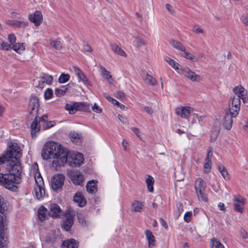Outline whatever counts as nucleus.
<instances>
[{
  "mask_svg": "<svg viewBox=\"0 0 248 248\" xmlns=\"http://www.w3.org/2000/svg\"><path fill=\"white\" fill-rule=\"evenodd\" d=\"M41 156L45 160L49 158L57 159V165L63 166L67 163L71 167H79L84 162L83 155L77 153L71 155L68 150L59 143L54 141L46 143L42 149Z\"/></svg>",
  "mask_w": 248,
  "mask_h": 248,
  "instance_id": "f257e3e1",
  "label": "nucleus"
},
{
  "mask_svg": "<svg viewBox=\"0 0 248 248\" xmlns=\"http://www.w3.org/2000/svg\"><path fill=\"white\" fill-rule=\"evenodd\" d=\"M21 149L16 143H12L7 150L6 161L10 162L8 167L9 174H13L21 180L22 166L19 158L21 156Z\"/></svg>",
  "mask_w": 248,
  "mask_h": 248,
  "instance_id": "f03ea898",
  "label": "nucleus"
},
{
  "mask_svg": "<svg viewBox=\"0 0 248 248\" xmlns=\"http://www.w3.org/2000/svg\"><path fill=\"white\" fill-rule=\"evenodd\" d=\"M20 182L21 180L15 177L13 174L0 172V185L12 191H17L18 187L17 185Z\"/></svg>",
  "mask_w": 248,
  "mask_h": 248,
  "instance_id": "7ed1b4c3",
  "label": "nucleus"
},
{
  "mask_svg": "<svg viewBox=\"0 0 248 248\" xmlns=\"http://www.w3.org/2000/svg\"><path fill=\"white\" fill-rule=\"evenodd\" d=\"M194 187L198 199L204 202H207L208 198L205 193L206 183L202 178L199 177L196 180Z\"/></svg>",
  "mask_w": 248,
  "mask_h": 248,
  "instance_id": "20e7f679",
  "label": "nucleus"
},
{
  "mask_svg": "<svg viewBox=\"0 0 248 248\" xmlns=\"http://www.w3.org/2000/svg\"><path fill=\"white\" fill-rule=\"evenodd\" d=\"M65 180V176L62 174H54L51 179V186L52 189L59 192L62 191Z\"/></svg>",
  "mask_w": 248,
  "mask_h": 248,
  "instance_id": "39448f33",
  "label": "nucleus"
},
{
  "mask_svg": "<svg viewBox=\"0 0 248 248\" xmlns=\"http://www.w3.org/2000/svg\"><path fill=\"white\" fill-rule=\"evenodd\" d=\"M75 217V213L74 211L72 210H66L64 215V219L62 224V228L66 232L70 231L74 224Z\"/></svg>",
  "mask_w": 248,
  "mask_h": 248,
  "instance_id": "423d86ee",
  "label": "nucleus"
},
{
  "mask_svg": "<svg viewBox=\"0 0 248 248\" xmlns=\"http://www.w3.org/2000/svg\"><path fill=\"white\" fill-rule=\"evenodd\" d=\"M40 107L39 98L34 95H31L28 107V111L31 116L38 114V108Z\"/></svg>",
  "mask_w": 248,
  "mask_h": 248,
  "instance_id": "0eeeda50",
  "label": "nucleus"
},
{
  "mask_svg": "<svg viewBox=\"0 0 248 248\" xmlns=\"http://www.w3.org/2000/svg\"><path fill=\"white\" fill-rule=\"evenodd\" d=\"M3 197L0 195V213H2L4 208L3 206ZM3 216L0 215V248H6L5 232L3 230Z\"/></svg>",
  "mask_w": 248,
  "mask_h": 248,
  "instance_id": "6e6552de",
  "label": "nucleus"
},
{
  "mask_svg": "<svg viewBox=\"0 0 248 248\" xmlns=\"http://www.w3.org/2000/svg\"><path fill=\"white\" fill-rule=\"evenodd\" d=\"M178 72L183 74L193 82H200L202 79L200 75L196 74L188 67H182Z\"/></svg>",
  "mask_w": 248,
  "mask_h": 248,
  "instance_id": "1a4fd4ad",
  "label": "nucleus"
},
{
  "mask_svg": "<svg viewBox=\"0 0 248 248\" xmlns=\"http://www.w3.org/2000/svg\"><path fill=\"white\" fill-rule=\"evenodd\" d=\"M230 102H231V104H229L228 110H230L233 113L232 115L233 116H237L240 108V97L236 96L231 97Z\"/></svg>",
  "mask_w": 248,
  "mask_h": 248,
  "instance_id": "9d476101",
  "label": "nucleus"
},
{
  "mask_svg": "<svg viewBox=\"0 0 248 248\" xmlns=\"http://www.w3.org/2000/svg\"><path fill=\"white\" fill-rule=\"evenodd\" d=\"M225 115L223 118V126L227 130H230L232 128L233 123L232 118L235 117L232 115L233 113L228 108L224 110Z\"/></svg>",
  "mask_w": 248,
  "mask_h": 248,
  "instance_id": "9b49d317",
  "label": "nucleus"
},
{
  "mask_svg": "<svg viewBox=\"0 0 248 248\" xmlns=\"http://www.w3.org/2000/svg\"><path fill=\"white\" fill-rule=\"evenodd\" d=\"M191 113H193V108L190 107L181 106L176 109V114L183 118L188 119Z\"/></svg>",
  "mask_w": 248,
  "mask_h": 248,
  "instance_id": "f8f14e48",
  "label": "nucleus"
},
{
  "mask_svg": "<svg viewBox=\"0 0 248 248\" xmlns=\"http://www.w3.org/2000/svg\"><path fill=\"white\" fill-rule=\"evenodd\" d=\"M29 19L36 26H39L43 21V16L40 11L36 10L33 14L29 15Z\"/></svg>",
  "mask_w": 248,
  "mask_h": 248,
  "instance_id": "ddd939ff",
  "label": "nucleus"
},
{
  "mask_svg": "<svg viewBox=\"0 0 248 248\" xmlns=\"http://www.w3.org/2000/svg\"><path fill=\"white\" fill-rule=\"evenodd\" d=\"M72 182L76 185L83 186L84 176L79 171L73 172L70 174Z\"/></svg>",
  "mask_w": 248,
  "mask_h": 248,
  "instance_id": "4468645a",
  "label": "nucleus"
},
{
  "mask_svg": "<svg viewBox=\"0 0 248 248\" xmlns=\"http://www.w3.org/2000/svg\"><path fill=\"white\" fill-rule=\"evenodd\" d=\"M74 68L78 79L82 81V82L86 86H92V84L89 80V78L77 66H74Z\"/></svg>",
  "mask_w": 248,
  "mask_h": 248,
  "instance_id": "2eb2a0df",
  "label": "nucleus"
},
{
  "mask_svg": "<svg viewBox=\"0 0 248 248\" xmlns=\"http://www.w3.org/2000/svg\"><path fill=\"white\" fill-rule=\"evenodd\" d=\"M62 212L60 206L56 203H52L50 206L48 215L53 218L59 217L60 214Z\"/></svg>",
  "mask_w": 248,
  "mask_h": 248,
  "instance_id": "dca6fc26",
  "label": "nucleus"
},
{
  "mask_svg": "<svg viewBox=\"0 0 248 248\" xmlns=\"http://www.w3.org/2000/svg\"><path fill=\"white\" fill-rule=\"evenodd\" d=\"M38 115L35 116L34 121L31 125V134L32 137H36V133L40 131V121L38 120Z\"/></svg>",
  "mask_w": 248,
  "mask_h": 248,
  "instance_id": "f3484780",
  "label": "nucleus"
},
{
  "mask_svg": "<svg viewBox=\"0 0 248 248\" xmlns=\"http://www.w3.org/2000/svg\"><path fill=\"white\" fill-rule=\"evenodd\" d=\"M79 243L75 239L71 238L62 242V248H78Z\"/></svg>",
  "mask_w": 248,
  "mask_h": 248,
  "instance_id": "a211bd4d",
  "label": "nucleus"
},
{
  "mask_svg": "<svg viewBox=\"0 0 248 248\" xmlns=\"http://www.w3.org/2000/svg\"><path fill=\"white\" fill-rule=\"evenodd\" d=\"M73 201L75 202L78 203L79 207H84L86 203V200L83 195L80 192H77L73 197Z\"/></svg>",
  "mask_w": 248,
  "mask_h": 248,
  "instance_id": "6ab92c4d",
  "label": "nucleus"
},
{
  "mask_svg": "<svg viewBox=\"0 0 248 248\" xmlns=\"http://www.w3.org/2000/svg\"><path fill=\"white\" fill-rule=\"evenodd\" d=\"M5 23L7 25L18 28H25L29 25L28 22L16 20H8L6 21Z\"/></svg>",
  "mask_w": 248,
  "mask_h": 248,
  "instance_id": "aec40b11",
  "label": "nucleus"
},
{
  "mask_svg": "<svg viewBox=\"0 0 248 248\" xmlns=\"http://www.w3.org/2000/svg\"><path fill=\"white\" fill-rule=\"evenodd\" d=\"M47 209L43 205H41L37 211V214L39 219L41 221H45L47 218Z\"/></svg>",
  "mask_w": 248,
  "mask_h": 248,
  "instance_id": "412c9836",
  "label": "nucleus"
},
{
  "mask_svg": "<svg viewBox=\"0 0 248 248\" xmlns=\"http://www.w3.org/2000/svg\"><path fill=\"white\" fill-rule=\"evenodd\" d=\"M143 206V202L135 201L131 204V211L134 212H141Z\"/></svg>",
  "mask_w": 248,
  "mask_h": 248,
  "instance_id": "4be33fe9",
  "label": "nucleus"
},
{
  "mask_svg": "<svg viewBox=\"0 0 248 248\" xmlns=\"http://www.w3.org/2000/svg\"><path fill=\"white\" fill-rule=\"evenodd\" d=\"M94 180L89 181L86 185V190L89 193H93L97 191V186L95 184Z\"/></svg>",
  "mask_w": 248,
  "mask_h": 248,
  "instance_id": "5701e85b",
  "label": "nucleus"
},
{
  "mask_svg": "<svg viewBox=\"0 0 248 248\" xmlns=\"http://www.w3.org/2000/svg\"><path fill=\"white\" fill-rule=\"evenodd\" d=\"M77 111H82L85 112L90 111V105L85 102H77Z\"/></svg>",
  "mask_w": 248,
  "mask_h": 248,
  "instance_id": "b1692460",
  "label": "nucleus"
},
{
  "mask_svg": "<svg viewBox=\"0 0 248 248\" xmlns=\"http://www.w3.org/2000/svg\"><path fill=\"white\" fill-rule=\"evenodd\" d=\"M110 46L111 49L115 53L124 57H125L126 56L125 52L117 45L115 44H111Z\"/></svg>",
  "mask_w": 248,
  "mask_h": 248,
  "instance_id": "393cba45",
  "label": "nucleus"
},
{
  "mask_svg": "<svg viewBox=\"0 0 248 248\" xmlns=\"http://www.w3.org/2000/svg\"><path fill=\"white\" fill-rule=\"evenodd\" d=\"M145 235L148 240V246L152 247L155 246V238L151 231L147 230L145 231Z\"/></svg>",
  "mask_w": 248,
  "mask_h": 248,
  "instance_id": "a878e982",
  "label": "nucleus"
},
{
  "mask_svg": "<svg viewBox=\"0 0 248 248\" xmlns=\"http://www.w3.org/2000/svg\"><path fill=\"white\" fill-rule=\"evenodd\" d=\"M69 137L73 142L80 143L81 142V135L76 132H71L69 133Z\"/></svg>",
  "mask_w": 248,
  "mask_h": 248,
  "instance_id": "bb28decb",
  "label": "nucleus"
},
{
  "mask_svg": "<svg viewBox=\"0 0 248 248\" xmlns=\"http://www.w3.org/2000/svg\"><path fill=\"white\" fill-rule=\"evenodd\" d=\"M165 60L171 67L175 70L177 71L178 72L180 71V68H182V66L178 63L169 57L167 58Z\"/></svg>",
  "mask_w": 248,
  "mask_h": 248,
  "instance_id": "cd10ccee",
  "label": "nucleus"
},
{
  "mask_svg": "<svg viewBox=\"0 0 248 248\" xmlns=\"http://www.w3.org/2000/svg\"><path fill=\"white\" fill-rule=\"evenodd\" d=\"M143 79L146 84L153 86L156 85L157 83L156 80L153 76L148 73L146 74L145 77L143 78Z\"/></svg>",
  "mask_w": 248,
  "mask_h": 248,
  "instance_id": "c85d7f7f",
  "label": "nucleus"
},
{
  "mask_svg": "<svg viewBox=\"0 0 248 248\" xmlns=\"http://www.w3.org/2000/svg\"><path fill=\"white\" fill-rule=\"evenodd\" d=\"M170 44L175 48L181 51L185 50V46L179 41L172 39L170 40Z\"/></svg>",
  "mask_w": 248,
  "mask_h": 248,
  "instance_id": "c756f323",
  "label": "nucleus"
},
{
  "mask_svg": "<svg viewBox=\"0 0 248 248\" xmlns=\"http://www.w3.org/2000/svg\"><path fill=\"white\" fill-rule=\"evenodd\" d=\"M65 109L69 111V114H75L77 111V102H74L73 104H66Z\"/></svg>",
  "mask_w": 248,
  "mask_h": 248,
  "instance_id": "7c9ffc66",
  "label": "nucleus"
},
{
  "mask_svg": "<svg viewBox=\"0 0 248 248\" xmlns=\"http://www.w3.org/2000/svg\"><path fill=\"white\" fill-rule=\"evenodd\" d=\"M146 183L147 184V186L148 190L149 192H152L154 191V179L151 175H148V178L146 180Z\"/></svg>",
  "mask_w": 248,
  "mask_h": 248,
  "instance_id": "2f4dec72",
  "label": "nucleus"
},
{
  "mask_svg": "<svg viewBox=\"0 0 248 248\" xmlns=\"http://www.w3.org/2000/svg\"><path fill=\"white\" fill-rule=\"evenodd\" d=\"M11 48L17 53H20L21 51H23L25 49L24 43H21L15 44L12 46H11Z\"/></svg>",
  "mask_w": 248,
  "mask_h": 248,
  "instance_id": "473e14b6",
  "label": "nucleus"
},
{
  "mask_svg": "<svg viewBox=\"0 0 248 248\" xmlns=\"http://www.w3.org/2000/svg\"><path fill=\"white\" fill-rule=\"evenodd\" d=\"M35 194L36 197L38 200L41 199L43 196L45 195V187L44 186H42V187L40 186H37L35 188Z\"/></svg>",
  "mask_w": 248,
  "mask_h": 248,
  "instance_id": "72a5a7b5",
  "label": "nucleus"
},
{
  "mask_svg": "<svg viewBox=\"0 0 248 248\" xmlns=\"http://www.w3.org/2000/svg\"><path fill=\"white\" fill-rule=\"evenodd\" d=\"M211 242L212 243L211 248H224L223 244L215 238H212Z\"/></svg>",
  "mask_w": 248,
  "mask_h": 248,
  "instance_id": "f704fd0d",
  "label": "nucleus"
},
{
  "mask_svg": "<svg viewBox=\"0 0 248 248\" xmlns=\"http://www.w3.org/2000/svg\"><path fill=\"white\" fill-rule=\"evenodd\" d=\"M70 75L68 74L62 73L58 78V82L60 83H64L70 79Z\"/></svg>",
  "mask_w": 248,
  "mask_h": 248,
  "instance_id": "c9c22d12",
  "label": "nucleus"
},
{
  "mask_svg": "<svg viewBox=\"0 0 248 248\" xmlns=\"http://www.w3.org/2000/svg\"><path fill=\"white\" fill-rule=\"evenodd\" d=\"M34 178L37 186L42 187V186H45L43 178L39 172H38L37 175H36V174L35 175Z\"/></svg>",
  "mask_w": 248,
  "mask_h": 248,
  "instance_id": "e433bc0d",
  "label": "nucleus"
},
{
  "mask_svg": "<svg viewBox=\"0 0 248 248\" xmlns=\"http://www.w3.org/2000/svg\"><path fill=\"white\" fill-rule=\"evenodd\" d=\"M218 170L225 179L228 178V171L224 165L219 164L218 166Z\"/></svg>",
  "mask_w": 248,
  "mask_h": 248,
  "instance_id": "4c0bfd02",
  "label": "nucleus"
},
{
  "mask_svg": "<svg viewBox=\"0 0 248 248\" xmlns=\"http://www.w3.org/2000/svg\"><path fill=\"white\" fill-rule=\"evenodd\" d=\"M41 79H43L45 83L48 85H50L53 81V78L52 76L44 74V76L40 77Z\"/></svg>",
  "mask_w": 248,
  "mask_h": 248,
  "instance_id": "58836bf2",
  "label": "nucleus"
},
{
  "mask_svg": "<svg viewBox=\"0 0 248 248\" xmlns=\"http://www.w3.org/2000/svg\"><path fill=\"white\" fill-rule=\"evenodd\" d=\"M100 68L101 69V75L102 77H105L106 79L107 80H109V79L112 78V76L110 75V73L107 71L105 68H104L102 66H100Z\"/></svg>",
  "mask_w": 248,
  "mask_h": 248,
  "instance_id": "ea45409f",
  "label": "nucleus"
},
{
  "mask_svg": "<svg viewBox=\"0 0 248 248\" xmlns=\"http://www.w3.org/2000/svg\"><path fill=\"white\" fill-rule=\"evenodd\" d=\"M11 48V46L7 42H4L0 38V49L2 50H9Z\"/></svg>",
  "mask_w": 248,
  "mask_h": 248,
  "instance_id": "a19ab883",
  "label": "nucleus"
},
{
  "mask_svg": "<svg viewBox=\"0 0 248 248\" xmlns=\"http://www.w3.org/2000/svg\"><path fill=\"white\" fill-rule=\"evenodd\" d=\"M50 45L57 50H61L62 45L60 41L57 40H51L50 42Z\"/></svg>",
  "mask_w": 248,
  "mask_h": 248,
  "instance_id": "79ce46f5",
  "label": "nucleus"
},
{
  "mask_svg": "<svg viewBox=\"0 0 248 248\" xmlns=\"http://www.w3.org/2000/svg\"><path fill=\"white\" fill-rule=\"evenodd\" d=\"M233 92L237 95H240L245 92V89L241 85L234 87L233 89Z\"/></svg>",
  "mask_w": 248,
  "mask_h": 248,
  "instance_id": "37998d69",
  "label": "nucleus"
},
{
  "mask_svg": "<svg viewBox=\"0 0 248 248\" xmlns=\"http://www.w3.org/2000/svg\"><path fill=\"white\" fill-rule=\"evenodd\" d=\"M244 204L245 203H234V209L240 213H242L243 212Z\"/></svg>",
  "mask_w": 248,
  "mask_h": 248,
  "instance_id": "c03bdc74",
  "label": "nucleus"
},
{
  "mask_svg": "<svg viewBox=\"0 0 248 248\" xmlns=\"http://www.w3.org/2000/svg\"><path fill=\"white\" fill-rule=\"evenodd\" d=\"M134 38L135 39V41L137 44V47L138 48H139L142 46H145L147 44V42L146 41L141 39L139 36H135Z\"/></svg>",
  "mask_w": 248,
  "mask_h": 248,
  "instance_id": "a18cd8bd",
  "label": "nucleus"
},
{
  "mask_svg": "<svg viewBox=\"0 0 248 248\" xmlns=\"http://www.w3.org/2000/svg\"><path fill=\"white\" fill-rule=\"evenodd\" d=\"M53 94V90L51 88H47L44 93V97L47 100L50 99Z\"/></svg>",
  "mask_w": 248,
  "mask_h": 248,
  "instance_id": "49530a36",
  "label": "nucleus"
},
{
  "mask_svg": "<svg viewBox=\"0 0 248 248\" xmlns=\"http://www.w3.org/2000/svg\"><path fill=\"white\" fill-rule=\"evenodd\" d=\"M183 52V53L182 54V56L185 58H186L187 59L190 60L191 61H194L195 59V57L191 53L187 52L186 50V49L185 48L184 51H181Z\"/></svg>",
  "mask_w": 248,
  "mask_h": 248,
  "instance_id": "de8ad7c7",
  "label": "nucleus"
},
{
  "mask_svg": "<svg viewBox=\"0 0 248 248\" xmlns=\"http://www.w3.org/2000/svg\"><path fill=\"white\" fill-rule=\"evenodd\" d=\"M218 131L216 130L212 131L210 135V141L213 142L216 140L218 137Z\"/></svg>",
  "mask_w": 248,
  "mask_h": 248,
  "instance_id": "09e8293b",
  "label": "nucleus"
},
{
  "mask_svg": "<svg viewBox=\"0 0 248 248\" xmlns=\"http://www.w3.org/2000/svg\"><path fill=\"white\" fill-rule=\"evenodd\" d=\"M211 160H209L206 161V162L204 164L203 168L204 169V172L205 173H208L210 172L211 169Z\"/></svg>",
  "mask_w": 248,
  "mask_h": 248,
  "instance_id": "8fccbe9b",
  "label": "nucleus"
},
{
  "mask_svg": "<svg viewBox=\"0 0 248 248\" xmlns=\"http://www.w3.org/2000/svg\"><path fill=\"white\" fill-rule=\"evenodd\" d=\"M55 94L57 97H61L65 95L64 91L61 89L57 88L55 90Z\"/></svg>",
  "mask_w": 248,
  "mask_h": 248,
  "instance_id": "3c124183",
  "label": "nucleus"
},
{
  "mask_svg": "<svg viewBox=\"0 0 248 248\" xmlns=\"http://www.w3.org/2000/svg\"><path fill=\"white\" fill-rule=\"evenodd\" d=\"M78 222L82 225L83 226H85L86 225V221L85 219V218L81 214L78 215Z\"/></svg>",
  "mask_w": 248,
  "mask_h": 248,
  "instance_id": "603ef678",
  "label": "nucleus"
},
{
  "mask_svg": "<svg viewBox=\"0 0 248 248\" xmlns=\"http://www.w3.org/2000/svg\"><path fill=\"white\" fill-rule=\"evenodd\" d=\"M8 39L9 42L10 43L11 45H13L16 42V37L14 34H10L8 35Z\"/></svg>",
  "mask_w": 248,
  "mask_h": 248,
  "instance_id": "864d4df0",
  "label": "nucleus"
},
{
  "mask_svg": "<svg viewBox=\"0 0 248 248\" xmlns=\"http://www.w3.org/2000/svg\"><path fill=\"white\" fill-rule=\"evenodd\" d=\"M83 50L84 52H92L93 51L91 46L85 42H84Z\"/></svg>",
  "mask_w": 248,
  "mask_h": 248,
  "instance_id": "5fc2aeb1",
  "label": "nucleus"
},
{
  "mask_svg": "<svg viewBox=\"0 0 248 248\" xmlns=\"http://www.w3.org/2000/svg\"><path fill=\"white\" fill-rule=\"evenodd\" d=\"M241 21L243 24L248 26V14L243 15L240 18Z\"/></svg>",
  "mask_w": 248,
  "mask_h": 248,
  "instance_id": "6e6d98bb",
  "label": "nucleus"
},
{
  "mask_svg": "<svg viewBox=\"0 0 248 248\" xmlns=\"http://www.w3.org/2000/svg\"><path fill=\"white\" fill-rule=\"evenodd\" d=\"M55 124V122L54 121H47L45 125H43V127L45 129L49 128L53 126Z\"/></svg>",
  "mask_w": 248,
  "mask_h": 248,
  "instance_id": "4d7b16f0",
  "label": "nucleus"
},
{
  "mask_svg": "<svg viewBox=\"0 0 248 248\" xmlns=\"http://www.w3.org/2000/svg\"><path fill=\"white\" fill-rule=\"evenodd\" d=\"M233 201L237 202L236 203H245L246 202V199L240 196L239 198H237L235 196H234L233 199Z\"/></svg>",
  "mask_w": 248,
  "mask_h": 248,
  "instance_id": "13d9d810",
  "label": "nucleus"
},
{
  "mask_svg": "<svg viewBox=\"0 0 248 248\" xmlns=\"http://www.w3.org/2000/svg\"><path fill=\"white\" fill-rule=\"evenodd\" d=\"M212 156V148L210 147L208 149V152L206 154V161L211 160V157Z\"/></svg>",
  "mask_w": 248,
  "mask_h": 248,
  "instance_id": "bf43d9fd",
  "label": "nucleus"
},
{
  "mask_svg": "<svg viewBox=\"0 0 248 248\" xmlns=\"http://www.w3.org/2000/svg\"><path fill=\"white\" fill-rule=\"evenodd\" d=\"M92 110L96 113H101L102 111V109L98 106H97L96 103H95L94 105L92 106Z\"/></svg>",
  "mask_w": 248,
  "mask_h": 248,
  "instance_id": "052dcab7",
  "label": "nucleus"
},
{
  "mask_svg": "<svg viewBox=\"0 0 248 248\" xmlns=\"http://www.w3.org/2000/svg\"><path fill=\"white\" fill-rule=\"evenodd\" d=\"M192 217V213L190 212H187L185 213L184 216V220L186 222H189L191 220Z\"/></svg>",
  "mask_w": 248,
  "mask_h": 248,
  "instance_id": "680f3d73",
  "label": "nucleus"
},
{
  "mask_svg": "<svg viewBox=\"0 0 248 248\" xmlns=\"http://www.w3.org/2000/svg\"><path fill=\"white\" fill-rule=\"evenodd\" d=\"M114 94L115 96L118 99H122L125 97V93L120 91H117Z\"/></svg>",
  "mask_w": 248,
  "mask_h": 248,
  "instance_id": "e2e57ef3",
  "label": "nucleus"
},
{
  "mask_svg": "<svg viewBox=\"0 0 248 248\" xmlns=\"http://www.w3.org/2000/svg\"><path fill=\"white\" fill-rule=\"evenodd\" d=\"M73 85L74 83L73 82H70L65 86H62L60 89L63 91H64V93H66L68 90V87H70L72 86H73Z\"/></svg>",
  "mask_w": 248,
  "mask_h": 248,
  "instance_id": "0e129e2a",
  "label": "nucleus"
},
{
  "mask_svg": "<svg viewBox=\"0 0 248 248\" xmlns=\"http://www.w3.org/2000/svg\"><path fill=\"white\" fill-rule=\"evenodd\" d=\"M192 31H193L194 32H195L196 33H202L203 32V30L201 28L197 27V26H194L193 27Z\"/></svg>",
  "mask_w": 248,
  "mask_h": 248,
  "instance_id": "69168bd1",
  "label": "nucleus"
},
{
  "mask_svg": "<svg viewBox=\"0 0 248 248\" xmlns=\"http://www.w3.org/2000/svg\"><path fill=\"white\" fill-rule=\"evenodd\" d=\"M118 118L123 124H127L128 123L127 119L123 115L119 114Z\"/></svg>",
  "mask_w": 248,
  "mask_h": 248,
  "instance_id": "338daca9",
  "label": "nucleus"
},
{
  "mask_svg": "<svg viewBox=\"0 0 248 248\" xmlns=\"http://www.w3.org/2000/svg\"><path fill=\"white\" fill-rule=\"evenodd\" d=\"M6 159H7V152L2 156L0 157V165L6 162Z\"/></svg>",
  "mask_w": 248,
  "mask_h": 248,
  "instance_id": "774afa93",
  "label": "nucleus"
}]
</instances>
